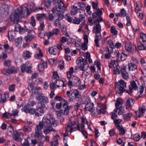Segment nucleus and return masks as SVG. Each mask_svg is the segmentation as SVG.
Segmentation results:
<instances>
[{
  "instance_id": "1",
  "label": "nucleus",
  "mask_w": 146,
  "mask_h": 146,
  "mask_svg": "<svg viewBox=\"0 0 146 146\" xmlns=\"http://www.w3.org/2000/svg\"><path fill=\"white\" fill-rule=\"evenodd\" d=\"M58 124V121L52 115L47 114L44 116L42 121L39 122L36 128H52L56 127Z\"/></svg>"
},
{
  "instance_id": "2",
  "label": "nucleus",
  "mask_w": 146,
  "mask_h": 146,
  "mask_svg": "<svg viewBox=\"0 0 146 146\" xmlns=\"http://www.w3.org/2000/svg\"><path fill=\"white\" fill-rule=\"evenodd\" d=\"M28 9L26 7L17 9L15 13L10 16V19L11 21L14 23L18 22L22 14H24L26 12L28 13Z\"/></svg>"
},
{
  "instance_id": "3",
  "label": "nucleus",
  "mask_w": 146,
  "mask_h": 146,
  "mask_svg": "<svg viewBox=\"0 0 146 146\" xmlns=\"http://www.w3.org/2000/svg\"><path fill=\"white\" fill-rule=\"evenodd\" d=\"M115 90L117 94L121 95L125 90L126 87V84L123 80H120L115 83Z\"/></svg>"
},
{
  "instance_id": "4",
  "label": "nucleus",
  "mask_w": 146,
  "mask_h": 146,
  "mask_svg": "<svg viewBox=\"0 0 146 146\" xmlns=\"http://www.w3.org/2000/svg\"><path fill=\"white\" fill-rule=\"evenodd\" d=\"M67 101L65 100H63V101L60 103H57L56 104V107L58 109H60L62 107L64 109V114L68 115L69 113V110L72 106H68Z\"/></svg>"
},
{
  "instance_id": "5",
  "label": "nucleus",
  "mask_w": 146,
  "mask_h": 146,
  "mask_svg": "<svg viewBox=\"0 0 146 146\" xmlns=\"http://www.w3.org/2000/svg\"><path fill=\"white\" fill-rule=\"evenodd\" d=\"M32 64L29 62L27 61L25 64H23L21 66V70L22 72H25L31 73L32 72Z\"/></svg>"
},
{
  "instance_id": "6",
  "label": "nucleus",
  "mask_w": 146,
  "mask_h": 146,
  "mask_svg": "<svg viewBox=\"0 0 146 146\" xmlns=\"http://www.w3.org/2000/svg\"><path fill=\"white\" fill-rule=\"evenodd\" d=\"M36 99L38 101V103L42 108H45L46 104L48 102V98L44 96H36Z\"/></svg>"
},
{
  "instance_id": "7",
  "label": "nucleus",
  "mask_w": 146,
  "mask_h": 146,
  "mask_svg": "<svg viewBox=\"0 0 146 146\" xmlns=\"http://www.w3.org/2000/svg\"><path fill=\"white\" fill-rule=\"evenodd\" d=\"M87 60L86 59H83L82 57L79 58L78 59L77 63L78 64H80L79 66V68L80 70L83 71L82 74V75L85 72L84 68L85 66L87 64Z\"/></svg>"
},
{
  "instance_id": "8",
  "label": "nucleus",
  "mask_w": 146,
  "mask_h": 146,
  "mask_svg": "<svg viewBox=\"0 0 146 146\" xmlns=\"http://www.w3.org/2000/svg\"><path fill=\"white\" fill-rule=\"evenodd\" d=\"M79 125H77V128L82 127L83 128L86 127L87 128H91L92 125L88 124V122L83 118H79L78 120Z\"/></svg>"
},
{
  "instance_id": "9",
  "label": "nucleus",
  "mask_w": 146,
  "mask_h": 146,
  "mask_svg": "<svg viewBox=\"0 0 146 146\" xmlns=\"http://www.w3.org/2000/svg\"><path fill=\"white\" fill-rule=\"evenodd\" d=\"M65 7L63 2L61 3L58 5V6L56 5L52 10V12L53 13H55V10L57 12L63 13L65 11Z\"/></svg>"
},
{
  "instance_id": "10",
  "label": "nucleus",
  "mask_w": 146,
  "mask_h": 146,
  "mask_svg": "<svg viewBox=\"0 0 146 146\" xmlns=\"http://www.w3.org/2000/svg\"><path fill=\"white\" fill-rule=\"evenodd\" d=\"M28 34L25 37V40L27 41H31L33 40L36 36L34 31L31 29L28 33Z\"/></svg>"
},
{
  "instance_id": "11",
  "label": "nucleus",
  "mask_w": 146,
  "mask_h": 146,
  "mask_svg": "<svg viewBox=\"0 0 146 146\" xmlns=\"http://www.w3.org/2000/svg\"><path fill=\"white\" fill-rule=\"evenodd\" d=\"M125 49L126 50L131 52L134 49L135 47V50H137L136 45L130 42H126L125 44Z\"/></svg>"
},
{
  "instance_id": "12",
  "label": "nucleus",
  "mask_w": 146,
  "mask_h": 146,
  "mask_svg": "<svg viewBox=\"0 0 146 146\" xmlns=\"http://www.w3.org/2000/svg\"><path fill=\"white\" fill-rule=\"evenodd\" d=\"M146 110L145 106L142 105L141 107L139 108L138 110L135 112L136 117H140L143 116Z\"/></svg>"
},
{
  "instance_id": "13",
  "label": "nucleus",
  "mask_w": 146,
  "mask_h": 146,
  "mask_svg": "<svg viewBox=\"0 0 146 146\" xmlns=\"http://www.w3.org/2000/svg\"><path fill=\"white\" fill-rule=\"evenodd\" d=\"M64 17V15L60 13L59 14H58L57 17L54 21V25L56 27H61V25L60 20H62Z\"/></svg>"
},
{
  "instance_id": "14",
  "label": "nucleus",
  "mask_w": 146,
  "mask_h": 146,
  "mask_svg": "<svg viewBox=\"0 0 146 146\" xmlns=\"http://www.w3.org/2000/svg\"><path fill=\"white\" fill-rule=\"evenodd\" d=\"M101 26H96L93 27V33L96 34V37H98V38H101Z\"/></svg>"
},
{
  "instance_id": "15",
  "label": "nucleus",
  "mask_w": 146,
  "mask_h": 146,
  "mask_svg": "<svg viewBox=\"0 0 146 146\" xmlns=\"http://www.w3.org/2000/svg\"><path fill=\"white\" fill-rule=\"evenodd\" d=\"M86 104L85 109L86 110L91 111L93 109L94 104L91 102L90 99L88 98L86 100Z\"/></svg>"
},
{
  "instance_id": "16",
  "label": "nucleus",
  "mask_w": 146,
  "mask_h": 146,
  "mask_svg": "<svg viewBox=\"0 0 146 146\" xmlns=\"http://www.w3.org/2000/svg\"><path fill=\"white\" fill-rule=\"evenodd\" d=\"M42 128H36L35 129V137L38 138L40 140H42L44 136L42 135V132L41 131Z\"/></svg>"
},
{
  "instance_id": "17",
  "label": "nucleus",
  "mask_w": 146,
  "mask_h": 146,
  "mask_svg": "<svg viewBox=\"0 0 146 146\" xmlns=\"http://www.w3.org/2000/svg\"><path fill=\"white\" fill-rule=\"evenodd\" d=\"M85 17L84 15L82 14H80L78 18L75 17L74 18V24H79L80 22H84Z\"/></svg>"
},
{
  "instance_id": "18",
  "label": "nucleus",
  "mask_w": 146,
  "mask_h": 146,
  "mask_svg": "<svg viewBox=\"0 0 146 146\" xmlns=\"http://www.w3.org/2000/svg\"><path fill=\"white\" fill-rule=\"evenodd\" d=\"M22 129L19 130L18 132L16 131L14 133L13 135V139L16 141H19L21 140V133H22Z\"/></svg>"
},
{
  "instance_id": "19",
  "label": "nucleus",
  "mask_w": 146,
  "mask_h": 146,
  "mask_svg": "<svg viewBox=\"0 0 146 146\" xmlns=\"http://www.w3.org/2000/svg\"><path fill=\"white\" fill-rule=\"evenodd\" d=\"M18 27L19 30V32L20 34H23L26 32L27 33L31 29L30 28H28V26H25L24 27H21V26L17 24L16 25V27Z\"/></svg>"
},
{
  "instance_id": "20",
  "label": "nucleus",
  "mask_w": 146,
  "mask_h": 146,
  "mask_svg": "<svg viewBox=\"0 0 146 146\" xmlns=\"http://www.w3.org/2000/svg\"><path fill=\"white\" fill-rule=\"evenodd\" d=\"M45 108H42L41 106L40 107H36V112L35 115L37 117L42 115L44 114V111L43 109Z\"/></svg>"
},
{
  "instance_id": "21",
  "label": "nucleus",
  "mask_w": 146,
  "mask_h": 146,
  "mask_svg": "<svg viewBox=\"0 0 146 146\" xmlns=\"http://www.w3.org/2000/svg\"><path fill=\"white\" fill-rule=\"evenodd\" d=\"M21 111L22 112H24L26 113H29L30 114L33 115L35 114L36 112L35 109L34 108H27V107H23L21 109Z\"/></svg>"
},
{
  "instance_id": "22",
  "label": "nucleus",
  "mask_w": 146,
  "mask_h": 146,
  "mask_svg": "<svg viewBox=\"0 0 146 146\" xmlns=\"http://www.w3.org/2000/svg\"><path fill=\"white\" fill-rule=\"evenodd\" d=\"M122 104V100L120 98H117V100L115 104V109L114 110H113L114 112H117L118 108L122 107L121 106Z\"/></svg>"
},
{
  "instance_id": "23",
  "label": "nucleus",
  "mask_w": 146,
  "mask_h": 146,
  "mask_svg": "<svg viewBox=\"0 0 146 146\" xmlns=\"http://www.w3.org/2000/svg\"><path fill=\"white\" fill-rule=\"evenodd\" d=\"M135 100L131 98H129L126 101L125 105L126 109H128V108L131 107L134 104Z\"/></svg>"
},
{
  "instance_id": "24",
  "label": "nucleus",
  "mask_w": 146,
  "mask_h": 146,
  "mask_svg": "<svg viewBox=\"0 0 146 146\" xmlns=\"http://www.w3.org/2000/svg\"><path fill=\"white\" fill-rule=\"evenodd\" d=\"M120 72L123 78L125 79H127L128 78V74L126 71L125 67H121L120 70Z\"/></svg>"
},
{
  "instance_id": "25",
  "label": "nucleus",
  "mask_w": 146,
  "mask_h": 146,
  "mask_svg": "<svg viewBox=\"0 0 146 146\" xmlns=\"http://www.w3.org/2000/svg\"><path fill=\"white\" fill-rule=\"evenodd\" d=\"M49 13L48 15V19L51 22L54 21L55 19L57 18L58 16V15L60 13Z\"/></svg>"
},
{
  "instance_id": "26",
  "label": "nucleus",
  "mask_w": 146,
  "mask_h": 146,
  "mask_svg": "<svg viewBox=\"0 0 146 146\" xmlns=\"http://www.w3.org/2000/svg\"><path fill=\"white\" fill-rule=\"evenodd\" d=\"M128 68L130 71L135 70L137 68V65L132 62H130L128 64Z\"/></svg>"
},
{
  "instance_id": "27",
  "label": "nucleus",
  "mask_w": 146,
  "mask_h": 146,
  "mask_svg": "<svg viewBox=\"0 0 146 146\" xmlns=\"http://www.w3.org/2000/svg\"><path fill=\"white\" fill-rule=\"evenodd\" d=\"M72 82L74 86H78L81 83L80 79L76 76L72 78Z\"/></svg>"
},
{
  "instance_id": "28",
  "label": "nucleus",
  "mask_w": 146,
  "mask_h": 146,
  "mask_svg": "<svg viewBox=\"0 0 146 146\" xmlns=\"http://www.w3.org/2000/svg\"><path fill=\"white\" fill-rule=\"evenodd\" d=\"M46 17V15L45 14L38 13L36 14V18L38 20H40L41 21H42Z\"/></svg>"
},
{
  "instance_id": "29",
  "label": "nucleus",
  "mask_w": 146,
  "mask_h": 146,
  "mask_svg": "<svg viewBox=\"0 0 146 146\" xmlns=\"http://www.w3.org/2000/svg\"><path fill=\"white\" fill-rule=\"evenodd\" d=\"M16 36V34L14 31H11L8 33V38L10 41H12L14 39Z\"/></svg>"
},
{
  "instance_id": "30",
  "label": "nucleus",
  "mask_w": 146,
  "mask_h": 146,
  "mask_svg": "<svg viewBox=\"0 0 146 146\" xmlns=\"http://www.w3.org/2000/svg\"><path fill=\"white\" fill-rule=\"evenodd\" d=\"M74 94L75 98L77 101H78L79 99L80 98L81 95L80 94L78 91L77 89H74L73 92L71 93V94Z\"/></svg>"
},
{
  "instance_id": "31",
  "label": "nucleus",
  "mask_w": 146,
  "mask_h": 146,
  "mask_svg": "<svg viewBox=\"0 0 146 146\" xmlns=\"http://www.w3.org/2000/svg\"><path fill=\"white\" fill-rule=\"evenodd\" d=\"M129 90L131 91L133 89L135 90H137L138 89V87L135 81H132L131 82V86L129 85Z\"/></svg>"
},
{
  "instance_id": "32",
  "label": "nucleus",
  "mask_w": 146,
  "mask_h": 146,
  "mask_svg": "<svg viewBox=\"0 0 146 146\" xmlns=\"http://www.w3.org/2000/svg\"><path fill=\"white\" fill-rule=\"evenodd\" d=\"M43 56V54L39 47L37 49L36 53L35 54V57L37 59H40Z\"/></svg>"
},
{
  "instance_id": "33",
  "label": "nucleus",
  "mask_w": 146,
  "mask_h": 146,
  "mask_svg": "<svg viewBox=\"0 0 146 146\" xmlns=\"http://www.w3.org/2000/svg\"><path fill=\"white\" fill-rule=\"evenodd\" d=\"M34 93L35 95H38L37 96H41L43 94L41 91V88L39 87H36L35 88Z\"/></svg>"
},
{
  "instance_id": "34",
  "label": "nucleus",
  "mask_w": 146,
  "mask_h": 146,
  "mask_svg": "<svg viewBox=\"0 0 146 146\" xmlns=\"http://www.w3.org/2000/svg\"><path fill=\"white\" fill-rule=\"evenodd\" d=\"M118 64V62L115 60H112L108 64V66L110 68H113L114 67L117 66Z\"/></svg>"
},
{
  "instance_id": "35",
  "label": "nucleus",
  "mask_w": 146,
  "mask_h": 146,
  "mask_svg": "<svg viewBox=\"0 0 146 146\" xmlns=\"http://www.w3.org/2000/svg\"><path fill=\"white\" fill-rule=\"evenodd\" d=\"M22 38L21 37L17 38L15 40V45L18 48H19L21 46Z\"/></svg>"
},
{
  "instance_id": "36",
  "label": "nucleus",
  "mask_w": 146,
  "mask_h": 146,
  "mask_svg": "<svg viewBox=\"0 0 146 146\" xmlns=\"http://www.w3.org/2000/svg\"><path fill=\"white\" fill-rule=\"evenodd\" d=\"M60 138L59 135H57L54 137V141L52 142V146H58V140Z\"/></svg>"
},
{
  "instance_id": "37",
  "label": "nucleus",
  "mask_w": 146,
  "mask_h": 146,
  "mask_svg": "<svg viewBox=\"0 0 146 146\" xmlns=\"http://www.w3.org/2000/svg\"><path fill=\"white\" fill-rule=\"evenodd\" d=\"M80 9H78L77 7L75 6H73L72 8L71 13L72 15H75L77 13L78 10Z\"/></svg>"
},
{
  "instance_id": "38",
  "label": "nucleus",
  "mask_w": 146,
  "mask_h": 146,
  "mask_svg": "<svg viewBox=\"0 0 146 146\" xmlns=\"http://www.w3.org/2000/svg\"><path fill=\"white\" fill-rule=\"evenodd\" d=\"M141 45L138 46L137 48L139 50H142L146 49V42H141Z\"/></svg>"
},
{
  "instance_id": "39",
  "label": "nucleus",
  "mask_w": 146,
  "mask_h": 146,
  "mask_svg": "<svg viewBox=\"0 0 146 146\" xmlns=\"http://www.w3.org/2000/svg\"><path fill=\"white\" fill-rule=\"evenodd\" d=\"M132 116V114L130 112L126 114H123V118L126 121L129 120L130 119Z\"/></svg>"
},
{
  "instance_id": "40",
  "label": "nucleus",
  "mask_w": 146,
  "mask_h": 146,
  "mask_svg": "<svg viewBox=\"0 0 146 146\" xmlns=\"http://www.w3.org/2000/svg\"><path fill=\"white\" fill-rule=\"evenodd\" d=\"M23 55L25 59H26V58H29L31 57V53L29 51H25L23 52Z\"/></svg>"
},
{
  "instance_id": "41",
  "label": "nucleus",
  "mask_w": 146,
  "mask_h": 146,
  "mask_svg": "<svg viewBox=\"0 0 146 146\" xmlns=\"http://www.w3.org/2000/svg\"><path fill=\"white\" fill-rule=\"evenodd\" d=\"M120 67L119 65L118 64L117 66L113 67V73L115 74H119L120 73Z\"/></svg>"
},
{
  "instance_id": "42",
  "label": "nucleus",
  "mask_w": 146,
  "mask_h": 146,
  "mask_svg": "<svg viewBox=\"0 0 146 146\" xmlns=\"http://www.w3.org/2000/svg\"><path fill=\"white\" fill-rule=\"evenodd\" d=\"M48 52L50 54L55 55L56 54L57 49L52 47H50L48 49Z\"/></svg>"
},
{
  "instance_id": "43",
  "label": "nucleus",
  "mask_w": 146,
  "mask_h": 146,
  "mask_svg": "<svg viewBox=\"0 0 146 146\" xmlns=\"http://www.w3.org/2000/svg\"><path fill=\"white\" fill-rule=\"evenodd\" d=\"M8 96L7 94H4L3 96H2L0 93V103H3L6 100V98Z\"/></svg>"
},
{
  "instance_id": "44",
  "label": "nucleus",
  "mask_w": 146,
  "mask_h": 146,
  "mask_svg": "<svg viewBox=\"0 0 146 146\" xmlns=\"http://www.w3.org/2000/svg\"><path fill=\"white\" fill-rule=\"evenodd\" d=\"M119 56L118 59L119 60H124L127 57V55L124 53H122V54H120Z\"/></svg>"
},
{
  "instance_id": "45",
  "label": "nucleus",
  "mask_w": 146,
  "mask_h": 146,
  "mask_svg": "<svg viewBox=\"0 0 146 146\" xmlns=\"http://www.w3.org/2000/svg\"><path fill=\"white\" fill-rule=\"evenodd\" d=\"M40 26L38 28L39 32H45L44 30V22L42 21H40Z\"/></svg>"
},
{
  "instance_id": "46",
  "label": "nucleus",
  "mask_w": 146,
  "mask_h": 146,
  "mask_svg": "<svg viewBox=\"0 0 146 146\" xmlns=\"http://www.w3.org/2000/svg\"><path fill=\"white\" fill-rule=\"evenodd\" d=\"M36 104V102L33 100L32 101L29 102L27 106H25L24 107H27V108L33 107Z\"/></svg>"
},
{
  "instance_id": "47",
  "label": "nucleus",
  "mask_w": 146,
  "mask_h": 146,
  "mask_svg": "<svg viewBox=\"0 0 146 146\" xmlns=\"http://www.w3.org/2000/svg\"><path fill=\"white\" fill-rule=\"evenodd\" d=\"M54 83L59 88V87L62 86L63 84V81L58 80L54 81Z\"/></svg>"
},
{
  "instance_id": "48",
  "label": "nucleus",
  "mask_w": 146,
  "mask_h": 146,
  "mask_svg": "<svg viewBox=\"0 0 146 146\" xmlns=\"http://www.w3.org/2000/svg\"><path fill=\"white\" fill-rule=\"evenodd\" d=\"M115 126L117 128H121L120 126L121 125V120L120 119H116L114 120Z\"/></svg>"
},
{
  "instance_id": "49",
  "label": "nucleus",
  "mask_w": 146,
  "mask_h": 146,
  "mask_svg": "<svg viewBox=\"0 0 146 146\" xmlns=\"http://www.w3.org/2000/svg\"><path fill=\"white\" fill-rule=\"evenodd\" d=\"M140 37L142 40L140 41L144 42H146V35L145 34L141 33L140 34Z\"/></svg>"
},
{
  "instance_id": "50",
  "label": "nucleus",
  "mask_w": 146,
  "mask_h": 146,
  "mask_svg": "<svg viewBox=\"0 0 146 146\" xmlns=\"http://www.w3.org/2000/svg\"><path fill=\"white\" fill-rule=\"evenodd\" d=\"M75 129V128H66V133L64 136H67L68 135V134L69 132L71 133L72 131H75V130H74V129Z\"/></svg>"
},
{
  "instance_id": "51",
  "label": "nucleus",
  "mask_w": 146,
  "mask_h": 146,
  "mask_svg": "<svg viewBox=\"0 0 146 146\" xmlns=\"http://www.w3.org/2000/svg\"><path fill=\"white\" fill-rule=\"evenodd\" d=\"M53 80L56 81L59 79V77L58 75L57 72H54L53 73V76L52 78Z\"/></svg>"
},
{
  "instance_id": "52",
  "label": "nucleus",
  "mask_w": 146,
  "mask_h": 146,
  "mask_svg": "<svg viewBox=\"0 0 146 146\" xmlns=\"http://www.w3.org/2000/svg\"><path fill=\"white\" fill-rule=\"evenodd\" d=\"M77 130H78L80 131H81L84 135L86 138H87L88 133L84 129V128H77Z\"/></svg>"
},
{
  "instance_id": "53",
  "label": "nucleus",
  "mask_w": 146,
  "mask_h": 146,
  "mask_svg": "<svg viewBox=\"0 0 146 146\" xmlns=\"http://www.w3.org/2000/svg\"><path fill=\"white\" fill-rule=\"evenodd\" d=\"M133 140L135 141H138L140 139V136L139 134H135L133 137Z\"/></svg>"
},
{
  "instance_id": "54",
  "label": "nucleus",
  "mask_w": 146,
  "mask_h": 146,
  "mask_svg": "<svg viewBox=\"0 0 146 146\" xmlns=\"http://www.w3.org/2000/svg\"><path fill=\"white\" fill-rule=\"evenodd\" d=\"M70 122L67 125L68 127H72L75 124V123L74 121L71 119H70Z\"/></svg>"
},
{
  "instance_id": "55",
  "label": "nucleus",
  "mask_w": 146,
  "mask_h": 146,
  "mask_svg": "<svg viewBox=\"0 0 146 146\" xmlns=\"http://www.w3.org/2000/svg\"><path fill=\"white\" fill-rule=\"evenodd\" d=\"M9 74L14 73L17 72L16 68L14 67H12L9 69Z\"/></svg>"
},
{
  "instance_id": "56",
  "label": "nucleus",
  "mask_w": 146,
  "mask_h": 146,
  "mask_svg": "<svg viewBox=\"0 0 146 146\" xmlns=\"http://www.w3.org/2000/svg\"><path fill=\"white\" fill-rule=\"evenodd\" d=\"M113 48H110V49H109V48L107 49L106 48H103L102 49H101V50L103 51L104 50H106L108 51V53L111 54L113 53Z\"/></svg>"
},
{
  "instance_id": "57",
  "label": "nucleus",
  "mask_w": 146,
  "mask_h": 146,
  "mask_svg": "<svg viewBox=\"0 0 146 146\" xmlns=\"http://www.w3.org/2000/svg\"><path fill=\"white\" fill-rule=\"evenodd\" d=\"M52 31L54 35H58L60 33L59 30L57 28L53 29Z\"/></svg>"
},
{
  "instance_id": "58",
  "label": "nucleus",
  "mask_w": 146,
  "mask_h": 146,
  "mask_svg": "<svg viewBox=\"0 0 146 146\" xmlns=\"http://www.w3.org/2000/svg\"><path fill=\"white\" fill-rule=\"evenodd\" d=\"M108 44L109 45L110 48L115 47L114 43L110 39H109L107 41Z\"/></svg>"
},
{
  "instance_id": "59",
  "label": "nucleus",
  "mask_w": 146,
  "mask_h": 146,
  "mask_svg": "<svg viewBox=\"0 0 146 146\" xmlns=\"http://www.w3.org/2000/svg\"><path fill=\"white\" fill-rule=\"evenodd\" d=\"M15 84H13L10 85L8 87V90L10 91L14 92L15 90Z\"/></svg>"
},
{
  "instance_id": "60",
  "label": "nucleus",
  "mask_w": 146,
  "mask_h": 146,
  "mask_svg": "<svg viewBox=\"0 0 146 146\" xmlns=\"http://www.w3.org/2000/svg\"><path fill=\"white\" fill-rule=\"evenodd\" d=\"M11 64V61L9 60H5L4 62V65L7 67H10Z\"/></svg>"
},
{
  "instance_id": "61",
  "label": "nucleus",
  "mask_w": 146,
  "mask_h": 146,
  "mask_svg": "<svg viewBox=\"0 0 146 146\" xmlns=\"http://www.w3.org/2000/svg\"><path fill=\"white\" fill-rule=\"evenodd\" d=\"M3 116L6 118H8L12 115L10 113L6 112L3 114Z\"/></svg>"
},
{
  "instance_id": "62",
  "label": "nucleus",
  "mask_w": 146,
  "mask_h": 146,
  "mask_svg": "<svg viewBox=\"0 0 146 146\" xmlns=\"http://www.w3.org/2000/svg\"><path fill=\"white\" fill-rule=\"evenodd\" d=\"M119 131V134L121 135H123L125 134V130L124 128H117Z\"/></svg>"
},
{
  "instance_id": "63",
  "label": "nucleus",
  "mask_w": 146,
  "mask_h": 146,
  "mask_svg": "<svg viewBox=\"0 0 146 146\" xmlns=\"http://www.w3.org/2000/svg\"><path fill=\"white\" fill-rule=\"evenodd\" d=\"M111 32L114 35H117V31L115 29V27L113 26L111 27Z\"/></svg>"
},
{
  "instance_id": "64",
  "label": "nucleus",
  "mask_w": 146,
  "mask_h": 146,
  "mask_svg": "<svg viewBox=\"0 0 146 146\" xmlns=\"http://www.w3.org/2000/svg\"><path fill=\"white\" fill-rule=\"evenodd\" d=\"M2 10L3 11H9V7L6 4L3 5L2 6Z\"/></svg>"
}]
</instances>
